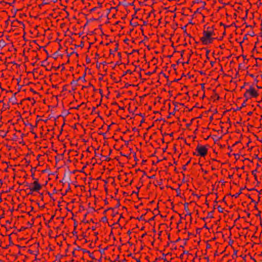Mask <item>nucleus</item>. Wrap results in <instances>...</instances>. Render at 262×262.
Wrapping results in <instances>:
<instances>
[{
  "label": "nucleus",
  "mask_w": 262,
  "mask_h": 262,
  "mask_svg": "<svg viewBox=\"0 0 262 262\" xmlns=\"http://www.w3.org/2000/svg\"><path fill=\"white\" fill-rule=\"evenodd\" d=\"M214 34L211 30H205L203 32V35L201 37V41L204 45H207L212 42L214 39Z\"/></svg>",
  "instance_id": "obj_1"
},
{
  "label": "nucleus",
  "mask_w": 262,
  "mask_h": 262,
  "mask_svg": "<svg viewBox=\"0 0 262 262\" xmlns=\"http://www.w3.org/2000/svg\"><path fill=\"white\" fill-rule=\"evenodd\" d=\"M33 185L34 186L31 187L30 184L26 183V186L29 187V189L31 191H38L41 188V185L37 181H34Z\"/></svg>",
  "instance_id": "obj_2"
},
{
  "label": "nucleus",
  "mask_w": 262,
  "mask_h": 262,
  "mask_svg": "<svg viewBox=\"0 0 262 262\" xmlns=\"http://www.w3.org/2000/svg\"><path fill=\"white\" fill-rule=\"evenodd\" d=\"M196 150L199 152V155L202 157L205 156L207 152V149L205 146L200 145H198Z\"/></svg>",
  "instance_id": "obj_3"
},
{
  "label": "nucleus",
  "mask_w": 262,
  "mask_h": 262,
  "mask_svg": "<svg viewBox=\"0 0 262 262\" xmlns=\"http://www.w3.org/2000/svg\"><path fill=\"white\" fill-rule=\"evenodd\" d=\"M166 9L165 8V10ZM175 14L172 13V11H165V19H167V20H165V24L169 23L170 19H171L172 17H174Z\"/></svg>",
  "instance_id": "obj_4"
},
{
  "label": "nucleus",
  "mask_w": 262,
  "mask_h": 262,
  "mask_svg": "<svg viewBox=\"0 0 262 262\" xmlns=\"http://www.w3.org/2000/svg\"><path fill=\"white\" fill-rule=\"evenodd\" d=\"M247 93L249 94L251 97H256L258 96V93L253 86H250L249 89H247Z\"/></svg>",
  "instance_id": "obj_5"
},
{
  "label": "nucleus",
  "mask_w": 262,
  "mask_h": 262,
  "mask_svg": "<svg viewBox=\"0 0 262 262\" xmlns=\"http://www.w3.org/2000/svg\"><path fill=\"white\" fill-rule=\"evenodd\" d=\"M154 214H155V216L154 217H152V218H151L150 220H152L155 218H156V220H158L159 214L160 215V217H163L162 215L161 214H160V211L157 209H156L155 210Z\"/></svg>",
  "instance_id": "obj_6"
},
{
  "label": "nucleus",
  "mask_w": 262,
  "mask_h": 262,
  "mask_svg": "<svg viewBox=\"0 0 262 262\" xmlns=\"http://www.w3.org/2000/svg\"><path fill=\"white\" fill-rule=\"evenodd\" d=\"M17 93L14 94L13 96L9 99V101L11 102L13 104L16 103V98L15 97V95Z\"/></svg>",
  "instance_id": "obj_7"
},
{
  "label": "nucleus",
  "mask_w": 262,
  "mask_h": 262,
  "mask_svg": "<svg viewBox=\"0 0 262 262\" xmlns=\"http://www.w3.org/2000/svg\"><path fill=\"white\" fill-rule=\"evenodd\" d=\"M156 186H159L161 189L163 188L162 186V179L161 178L160 179L159 181H157V184H156Z\"/></svg>",
  "instance_id": "obj_8"
},
{
  "label": "nucleus",
  "mask_w": 262,
  "mask_h": 262,
  "mask_svg": "<svg viewBox=\"0 0 262 262\" xmlns=\"http://www.w3.org/2000/svg\"><path fill=\"white\" fill-rule=\"evenodd\" d=\"M160 122H159L158 123H155V122L154 123V126H157V127L158 128L160 129V131H161V133H162V125H163V124H160Z\"/></svg>",
  "instance_id": "obj_9"
},
{
  "label": "nucleus",
  "mask_w": 262,
  "mask_h": 262,
  "mask_svg": "<svg viewBox=\"0 0 262 262\" xmlns=\"http://www.w3.org/2000/svg\"><path fill=\"white\" fill-rule=\"evenodd\" d=\"M245 188H246V187L244 188H241L240 191H238V193H236V194L233 195V196H234L235 198H237L239 196V195L242 193V190H243L244 189H245Z\"/></svg>",
  "instance_id": "obj_10"
},
{
  "label": "nucleus",
  "mask_w": 262,
  "mask_h": 262,
  "mask_svg": "<svg viewBox=\"0 0 262 262\" xmlns=\"http://www.w3.org/2000/svg\"><path fill=\"white\" fill-rule=\"evenodd\" d=\"M185 209L186 211L188 212V203L185 204ZM187 214L191 215V213L190 212H188Z\"/></svg>",
  "instance_id": "obj_11"
},
{
  "label": "nucleus",
  "mask_w": 262,
  "mask_h": 262,
  "mask_svg": "<svg viewBox=\"0 0 262 262\" xmlns=\"http://www.w3.org/2000/svg\"><path fill=\"white\" fill-rule=\"evenodd\" d=\"M248 93H247V91H246V93L244 94V96L246 98V101H247L248 99L249 98V97L248 96Z\"/></svg>",
  "instance_id": "obj_12"
},
{
  "label": "nucleus",
  "mask_w": 262,
  "mask_h": 262,
  "mask_svg": "<svg viewBox=\"0 0 262 262\" xmlns=\"http://www.w3.org/2000/svg\"><path fill=\"white\" fill-rule=\"evenodd\" d=\"M100 156V157L104 158L105 160H106V161H108L110 160V159L107 156H102L101 154Z\"/></svg>",
  "instance_id": "obj_13"
},
{
  "label": "nucleus",
  "mask_w": 262,
  "mask_h": 262,
  "mask_svg": "<svg viewBox=\"0 0 262 262\" xmlns=\"http://www.w3.org/2000/svg\"><path fill=\"white\" fill-rule=\"evenodd\" d=\"M217 209H218L219 212H223L224 209L223 208H222L220 206H219L217 207Z\"/></svg>",
  "instance_id": "obj_14"
},
{
  "label": "nucleus",
  "mask_w": 262,
  "mask_h": 262,
  "mask_svg": "<svg viewBox=\"0 0 262 262\" xmlns=\"http://www.w3.org/2000/svg\"><path fill=\"white\" fill-rule=\"evenodd\" d=\"M36 169V168L35 167H34V168H32V169H31V172H32V177H34V172H33V170H35Z\"/></svg>",
  "instance_id": "obj_15"
},
{
  "label": "nucleus",
  "mask_w": 262,
  "mask_h": 262,
  "mask_svg": "<svg viewBox=\"0 0 262 262\" xmlns=\"http://www.w3.org/2000/svg\"><path fill=\"white\" fill-rule=\"evenodd\" d=\"M208 216L211 218H213V216L212 215V212H209L208 213Z\"/></svg>",
  "instance_id": "obj_16"
},
{
  "label": "nucleus",
  "mask_w": 262,
  "mask_h": 262,
  "mask_svg": "<svg viewBox=\"0 0 262 262\" xmlns=\"http://www.w3.org/2000/svg\"><path fill=\"white\" fill-rule=\"evenodd\" d=\"M107 249V247H106L104 249H101V250H100V252L101 254H103L104 253V251L105 250H106Z\"/></svg>",
  "instance_id": "obj_17"
},
{
  "label": "nucleus",
  "mask_w": 262,
  "mask_h": 262,
  "mask_svg": "<svg viewBox=\"0 0 262 262\" xmlns=\"http://www.w3.org/2000/svg\"><path fill=\"white\" fill-rule=\"evenodd\" d=\"M69 179H70V178L68 177H67L66 176V174H65L64 176V178H63V180H65L66 181L69 180Z\"/></svg>",
  "instance_id": "obj_18"
},
{
  "label": "nucleus",
  "mask_w": 262,
  "mask_h": 262,
  "mask_svg": "<svg viewBox=\"0 0 262 262\" xmlns=\"http://www.w3.org/2000/svg\"><path fill=\"white\" fill-rule=\"evenodd\" d=\"M162 120V118L161 117H160L159 119H157V120H155V123H157L159 122H160Z\"/></svg>",
  "instance_id": "obj_19"
},
{
  "label": "nucleus",
  "mask_w": 262,
  "mask_h": 262,
  "mask_svg": "<svg viewBox=\"0 0 262 262\" xmlns=\"http://www.w3.org/2000/svg\"><path fill=\"white\" fill-rule=\"evenodd\" d=\"M256 171V169L254 170H253L252 171V174H253L254 176V177H255V179H256V174H255Z\"/></svg>",
  "instance_id": "obj_20"
},
{
  "label": "nucleus",
  "mask_w": 262,
  "mask_h": 262,
  "mask_svg": "<svg viewBox=\"0 0 262 262\" xmlns=\"http://www.w3.org/2000/svg\"><path fill=\"white\" fill-rule=\"evenodd\" d=\"M19 83H17V86H18L17 90H18V91H19L20 90L21 87L22 86V85H20L19 84Z\"/></svg>",
  "instance_id": "obj_21"
},
{
  "label": "nucleus",
  "mask_w": 262,
  "mask_h": 262,
  "mask_svg": "<svg viewBox=\"0 0 262 262\" xmlns=\"http://www.w3.org/2000/svg\"><path fill=\"white\" fill-rule=\"evenodd\" d=\"M102 221L103 222H106V221H107V218H106V216H104V217H103L102 218Z\"/></svg>",
  "instance_id": "obj_22"
},
{
  "label": "nucleus",
  "mask_w": 262,
  "mask_h": 262,
  "mask_svg": "<svg viewBox=\"0 0 262 262\" xmlns=\"http://www.w3.org/2000/svg\"><path fill=\"white\" fill-rule=\"evenodd\" d=\"M81 250L83 251V252H86V253H90V251L86 250V249H82Z\"/></svg>",
  "instance_id": "obj_23"
},
{
  "label": "nucleus",
  "mask_w": 262,
  "mask_h": 262,
  "mask_svg": "<svg viewBox=\"0 0 262 262\" xmlns=\"http://www.w3.org/2000/svg\"><path fill=\"white\" fill-rule=\"evenodd\" d=\"M247 101L245 100L244 102L242 104L241 107H245L246 106V102Z\"/></svg>",
  "instance_id": "obj_24"
},
{
  "label": "nucleus",
  "mask_w": 262,
  "mask_h": 262,
  "mask_svg": "<svg viewBox=\"0 0 262 262\" xmlns=\"http://www.w3.org/2000/svg\"><path fill=\"white\" fill-rule=\"evenodd\" d=\"M89 86H92L93 88L94 91H97V90L96 89H95L94 87L91 83H90Z\"/></svg>",
  "instance_id": "obj_25"
},
{
  "label": "nucleus",
  "mask_w": 262,
  "mask_h": 262,
  "mask_svg": "<svg viewBox=\"0 0 262 262\" xmlns=\"http://www.w3.org/2000/svg\"><path fill=\"white\" fill-rule=\"evenodd\" d=\"M82 249L79 247V246H77V247L76 248H75L74 250H81Z\"/></svg>",
  "instance_id": "obj_26"
},
{
  "label": "nucleus",
  "mask_w": 262,
  "mask_h": 262,
  "mask_svg": "<svg viewBox=\"0 0 262 262\" xmlns=\"http://www.w3.org/2000/svg\"><path fill=\"white\" fill-rule=\"evenodd\" d=\"M237 250H234L233 255L236 256L237 255Z\"/></svg>",
  "instance_id": "obj_27"
},
{
  "label": "nucleus",
  "mask_w": 262,
  "mask_h": 262,
  "mask_svg": "<svg viewBox=\"0 0 262 262\" xmlns=\"http://www.w3.org/2000/svg\"><path fill=\"white\" fill-rule=\"evenodd\" d=\"M235 157L236 159H237V157H238L239 156V154H234Z\"/></svg>",
  "instance_id": "obj_28"
},
{
  "label": "nucleus",
  "mask_w": 262,
  "mask_h": 262,
  "mask_svg": "<svg viewBox=\"0 0 262 262\" xmlns=\"http://www.w3.org/2000/svg\"><path fill=\"white\" fill-rule=\"evenodd\" d=\"M162 233V231H160V232H159V234H158V235H159V238L160 237V236H161V235Z\"/></svg>",
  "instance_id": "obj_29"
},
{
  "label": "nucleus",
  "mask_w": 262,
  "mask_h": 262,
  "mask_svg": "<svg viewBox=\"0 0 262 262\" xmlns=\"http://www.w3.org/2000/svg\"><path fill=\"white\" fill-rule=\"evenodd\" d=\"M90 256L92 257L93 259H94V257L92 256V254L90 252L89 253Z\"/></svg>",
  "instance_id": "obj_30"
},
{
  "label": "nucleus",
  "mask_w": 262,
  "mask_h": 262,
  "mask_svg": "<svg viewBox=\"0 0 262 262\" xmlns=\"http://www.w3.org/2000/svg\"><path fill=\"white\" fill-rule=\"evenodd\" d=\"M63 91H67V89H66V86H63Z\"/></svg>",
  "instance_id": "obj_31"
},
{
  "label": "nucleus",
  "mask_w": 262,
  "mask_h": 262,
  "mask_svg": "<svg viewBox=\"0 0 262 262\" xmlns=\"http://www.w3.org/2000/svg\"><path fill=\"white\" fill-rule=\"evenodd\" d=\"M252 112H249V113H248V115L250 116V115H252Z\"/></svg>",
  "instance_id": "obj_32"
},
{
  "label": "nucleus",
  "mask_w": 262,
  "mask_h": 262,
  "mask_svg": "<svg viewBox=\"0 0 262 262\" xmlns=\"http://www.w3.org/2000/svg\"><path fill=\"white\" fill-rule=\"evenodd\" d=\"M260 212H259L256 215L257 216H260Z\"/></svg>",
  "instance_id": "obj_33"
},
{
  "label": "nucleus",
  "mask_w": 262,
  "mask_h": 262,
  "mask_svg": "<svg viewBox=\"0 0 262 262\" xmlns=\"http://www.w3.org/2000/svg\"><path fill=\"white\" fill-rule=\"evenodd\" d=\"M120 203H118L117 205H116V207H118L119 206H120Z\"/></svg>",
  "instance_id": "obj_34"
},
{
  "label": "nucleus",
  "mask_w": 262,
  "mask_h": 262,
  "mask_svg": "<svg viewBox=\"0 0 262 262\" xmlns=\"http://www.w3.org/2000/svg\"><path fill=\"white\" fill-rule=\"evenodd\" d=\"M184 254H188V251H184Z\"/></svg>",
  "instance_id": "obj_35"
},
{
  "label": "nucleus",
  "mask_w": 262,
  "mask_h": 262,
  "mask_svg": "<svg viewBox=\"0 0 262 262\" xmlns=\"http://www.w3.org/2000/svg\"><path fill=\"white\" fill-rule=\"evenodd\" d=\"M52 86L53 87V88H56L57 86V85H52Z\"/></svg>",
  "instance_id": "obj_36"
},
{
  "label": "nucleus",
  "mask_w": 262,
  "mask_h": 262,
  "mask_svg": "<svg viewBox=\"0 0 262 262\" xmlns=\"http://www.w3.org/2000/svg\"><path fill=\"white\" fill-rule=\"evenodd\" d=\"M210 245H207V248H210Z\"/></svg>",
  "instance_id": "obj_37"
},
{
  "label": "nucleus",
  "mask_w": 262,
  "mask_h": 262,
  "mask_svg": "<svg viewBox=\"0 0 262 262\" xmlns=\"http://www.w3.org/2000/svg\"><path fill=\"white\" fill-rule=\"evenodd\" d=\"M162 143H164V136H163V138L161 139Z\"/></svg>",
  "instance_id": "obj_38"
},
{
  "label": "nucleus",
  "mask_w": 262,
  "mask_h": 262,
  "mask_svg": "<svg viewBox=\"0 0 262 262\" xmlns=\"http://www.w3.org/2000/svg\"><path fill=\"white\" fill-rule=\"evenodd\" d=\"M233 243V241H230L229 242V244L230 245V244H232V243Z\"/></svg>",
  "instance_id": "obj_39"
},
{
  "label": "nucleus",
  "mask_w": 262,
  "mask_h": 262,
  "mask_svg": "<svg viewBox=\"0 0 262 262\" xmlns=\"http://www.w3.org/2000/svg\"><path fill=\"white\" fill-rule=\"evenodd\" d=\"M204 83H203V84H202V88L203 89L204 88Z\"/></svg>",
  "instance_id": "obj_40"
},
{
  "label": "nucleus",
  "mask_w": 262,
  "mask_h": 262,
  "mask_svg": "<svg viewBox=\"0 0 262 262\" xmlns=\"http://www.w3.org/2000/svg\"><path fill=\"white\" fill-rule=\"evenodd\" d=\"M32 178H33V179L34 180H35V181H37L38 182V180L37 179H35L34 177H32Z\"/></svg>",
  "instance_id": "obj_41"
},
{
  "label": "nucleus",
  "mask_w": 262,
  "mask_h": 262,
  "mask_svg": "<svg viewBox=\"0 0 262 262\" xmlns=\"http://www.w3.org/2000/svg\"><path fill=\"white\" fill-rule=\"evenodd\" d=\"M130 233H131L130 231H129H129H128V232H127V234H128V235H129Z\"/></svg>",
  "instance_id": "obj_42"
},
{
  "label": "nucleus",
  "mask_w": 262,
  "mask_h": 262,
  "mask_svg": "<svg viewBox=\"0 0 262 262\" xmlns=\"http://www.w3.org/2000/svg\"><path fill=\"white\" fill-rule=\"evenodd\" d=\"M142 219V216H140L139 218H138L139 220H141Z\"/></svg>",
  "instance_id": "obj_43"
},
{
  "label": "nucleus",
  "mask_w": 262,
  "mask_h": 262,
  "mask_svg": "<svg viewBox=\"0 0 262 262\" xmlns=\"http://www.w3.org/2000/svg\"><path fill=\"white\" fill-rule=\"evenodd\" d=\"M128 85H131L130 84H127V83H126L125 86L127 87Z\"/></svg>",
  "instance_id": "obj_44"
},
{
  "label": "nucleus",
  "mask_w": 262,
  "mask_h": 262,
  "mask_svg": "<svg viewBox=\"0 0 262 262\" xmlns=\"http://www.w3.org/2000/svg\"><path fill=\"white\" fill-rule=\"evenodd\" d=\"M215 96H217V99H219V96L217 95V94H215Z\"/></svg>",
  "instance_id": "obj_45"
},
{
  "label": "nucleus",
  "mask_w": 262,
  "mask_h": 262,
  "mask_svg": "<svg viewBox=\"0 0 262 262\" xmlns=\"http://www.w3.org/2000/svg\"><path fill=\"white\" fill-rule=\"evenodd\" d=\"M255 157L256 158H257V159H258V156H257V155H255Z\"/></svg>",
  "instance_id": "obj_46"
},
{
  "label": "nucleus",
  "mask_w": 262,
  "mask_h": 262,
  "mask_svg": "<svg viewBox=\"0 0 262 262\" xmlns=\"http://www.w3.org/2000/svg\"><path fill=\"white\" fill-rule=\"evenodd\" d=\"M54 215H52V216H51V220H52V219L54 218Z\"/></svg>",
  "instance_id": "obj_47"
},
{
  "label": "nucleus",
  "mask_w": 262,
  "mask_h": 262,
  "mask_svg": "<svg viewBox=\"0 0 262 262\" xmlns=\"http://www.w3.org/2000/svg\"><path fill=\"white\" fill-rule=\"evenodd\" d=\"M164 260H165V261L168 262V261L167 260V258L166 257H165Z\"/></svg>",
  "instance_id": "obj_48"
},
{
  "label": "nucleus",
  "mask_w": 262,
  "mask_h": 262,
  "mask_svg": "<svg viewBox=\"0 0 262 262\" xmlns=\"http://www.w3.org/2000/svg\"><path fill=\"white\" fill-rule=\"evenodd\" d=\"M168 255H169V253H168L167 254H164L165 257L166 256H168Z\"/></svg>",
  "instance_id": "obj_49"
},
{
  "label": "nucleus",
  "mask_w": 262,
  "mask_h": 262,
  "mask_svg": "<svg viewBox=\"0 0 262 262\" xmlns=\"http://www.w3.org/2000/svg\"><path fill=\"white\" fill-rule=\"evenodd\" d=\"M159 23H162V18H160V19H159Z\"/></svg>",
  "instance_id": "obj_50"
},
{
  "label": "nucleus",
  "mask_w": 262,
  "mask_h": 262,
  "mask_svg": "<svg viewBox=\"0 0 262 262\" xmlns=\"http://www.w3.org/2000/svg\"><path fill=\"white\" fill-rule=\"evenodd\" d=\"M256 87L258 88V89H261L262 87H260V86H258L257 85H256Z\"/></svg>",
  "instance_id": "obj_51"
},
{
  "label": "nucleus",
  "mask_w": 262,
  "mask_h": 262,
  "mask_svg": "<svg viewBox=\"0 0 262 262\" xmlns=\"http://www.w3.org/2000/svg\"><path fill=\"white\" fill-rule=\"evenodd\" d=\"M47 171V170L45 169V170H43L42 171V172H46Z\"/></svg>",
  "instance_id": "obj_52"
},
{
  "label": "nucleus",
  "mask_w": 262,
  "mask_h": 262,
  "mask_svg": "<svg viewBox=\"0 0 262 262\" xmlns=\"http://www.w3.org/2000/svg\"><path fill=\"white\" fill-rule=\"evenodd\" d=\"M186 165H184V167H183V169H186Z\"/></svg>",
  "instance_id": "obj_53"
},
{
  "label": "nucleus",
  "mask_w": 262,
  "mask_h": 262,
  "mask_svg": "<svg viewBox=\"0 0 262 262\" xmlns=\"http://www.w3.org/2000/svg\"><path fill=\"white\" fill-rule=\"evenodd\" d=\"M178 80H176V79L173 80L172 82H177Z\"/></svg>",
  "instance_id": "obj_54"
},
{
  "label": "nucleus",
  "mask_w": 262,
  "mask_h": 262,
  "mask_svg": "<svg viewBox=\"0 0 262 262\" xmlns=\"http://www.w3.org/2000/svg\"><path fill=\"white\" fill-rule=\"evenodd\" d=\"M69 189H70V187L69 186L68 189H67V190H66V193L68 192V191L69 190Z\"/></svg>",
  "instance_id": "obj_55"
},
{
  "label": "nucleus",
  "mask_w": 262,
  "mask_h": 262,
  "mask_svg": "<svg viewBox=\"0 0 262 262\" xmlns=\"http://www.w3.org/2000/svg\"><path fill=\"white\" fill-rule=\"evenodd\" d=\"M76 233H77V232H76V231H75L73 232V233L74 234H76Z\"/></svg>",
  "instance_id": "obj_56"
},
{
  "label": "nucleus",
  "mask_w": 262,
  "mask_h": 262,
  "mask_svg": "<svg viewBox=\"0 0 262 262\" xmlns=\"http://www.w3.org/2000/svg\"><path fill=\"white\" fill-rule=\"evenodd\" d=\"M79 107V105H78L77 106H76V107H75V108L78 109Z\"/></svg>",
  "instance_id": "obj_57"
},
{
  "label": "nucleus",
  "mask_w": 262,
  "mask_h": 262,
  "mask_svg": "<svg viewBox=\"0 0 262 262\" xmlns=\"http://www.w3.org/2000/svg\"><path fill=\"white\" fill-rule=\"evenodd\" d=\"M241 108H242V107H238L237 110H240L241 109Z\"/></svg>",
  "instance_id": "obj_58"
},
{
  "label": "nucleus",
  "mask_w": 262,
  "mask_h": 262,
  "mask_svg": "<svg viewBox=\"0 0 262 262\" xmlns=\"http://www.w3.org/2000/svg\"><path fill=\"white\" fill-rule=\"evenodd\" d=\"M99 92L101 94H102V90L101 89H99Z\"/></svg>",
  "instance_id": "obj_59"
},
{
  "label": "nucleus",
  "mask_w": 262,
  "mask_h": 262,
  "mask_svg": "<svg viewBox=\"0 0 262 262\" xmlns=\"http://www.w3.org/2000/svg\"><path fill=\"white\" fill-rule=\"evenodd\" d=\"M136 261H137V262H140V260H139V259H136Z\"/></svg>",
  "instance_id": "obj_60"
},
{
  "label": "nucleus",
  "mask_w": 262,
  "mask_h": 262,
  "mask_svg": "<svg viewBox=\"0 0 262 262\" xmlns=\"http://www.w3.org/2000/svg\"><path fill=\"white\" fill-rule=\"evenodd\" d=\"M6 222H7V223H8V224H10V221H7Z\"/></svg>",
  "instance_id": "obj_61"
},
{
  "label": "nucleus",
  "mask_w": 262,
  "mask_h": 262,
  "mask_svg": "<svg viewBox=\"0 0 262 262\" xmlns=\"http://www.w3.org/2000/svg\"><path fill=\"white\" fill-rule=\"evenodd\" d=\"M244 87H245V85H243V86H242L241 88V89H244Z\"/></svg>",
  "instance_id": "obj_62"
},
{
  "label": "nucleus",
  "mask_w": 262,
  "mask_h": 262,
  "mask_svg": "<svg viewBox=\"0 0 262 262\" xmlns=\"http://www.w3.org/2000/svg\"><path fill=\"white\" fill-rule=\"evenodd\" d=\"M155 177V175H153V176H152L150 178H154V177Z\"/></svg>",
  "instance_id": "obj_63"
},
{
  "label": "nucleus",
  "mask_w": 262,
  "mask_h": 262,
  "mask_svg": "<svg viewBox=\"0 0 262 262\" xmlns=\"http://www.w3.org/2000/svg\"><path fill=\"white\" fill-rule=\"evenodd\" d=\"M95 109H96V108H95V107H94L93 108V111H94Z\"/></svg>",
  "instance_id": "obj_64"
}]
</instances>
